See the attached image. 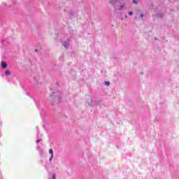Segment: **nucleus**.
<instances>
[{
	"instance_id": "nucleus-1",
	"label": "nucleus",
	"mask_w": 179,
	"mask_h": 179,
	"mask_svg": "<svg viewBox=\"0 0 179 179\" xmlns=\"http://www.w3.org/2000/svg\"><path fill=\"white\" fill-rule=\"evenodd\" d=\"M115 8L122 9V8H124V0H116L115 2Z\"/></svg>"
},
{
	"instance_id": "nucleus-2",
	"label": "nucleus",
	"mask_w": 179,
	"mask_h": 179,
	"mask_svg": "<svg viewBox=\"0 0 179 179\" xmlns=\"http://www.w3.org/2000/svg\"><path fill=\"white\" fill-rule=\"evenodd\" d=\"M49 153H50V155H51V156L49 159L50 162H51V160H52V158L54 157V151H52V149L49 150Z\"/></svg>"
},
{
	"instance_id": "nucleus-3",
	"label": "nucleus",
	"mask_w": 179,
	"mask_h": 179,
	"mask_svg": "<svg viewBox=\"0 0 179 179\" xmlns=\"http://www.w3.org/2000/svg\"><path fill=\"white\" fill-rule=\"evenodd\" d=\"M1 68L5 69L8 68V64L5 62L4 61L1 62Z\"/></svg>"
},
{
	"instance_id": "nucleus-4",
	"label": "nucleus",
	"mask_w": 179,
	"mask_h": 179,
	"mask_svg": "<svg viewBox=\"0 0 179 179\" xmlns=\"http://www.w3.org/2000/svg\"><path fill=\"white\" fill-rule=\"evenodd\" d=\"M5 75H6V76H8V75H10V71H8V70L6 71V72H5Z\"/></svg>"
},
{
	"instance_id": "nucleus-5",
	"label": "nucleus",
	"mask_w": 179,
	"mask_h": 179,
	"mask_svg": "<svg viewBox=\"0 0 179 179\" xmlns=\"http://www.w3.org/2000/svg\"><path fill=\"white\" fill-rule=\"evenodd\" d=\"M105 85H106V86H110V82L106 81Z\"/></svg>"
},
{
	"instance_id": "nucleus-6",
	"label": "nucleus",
	"mask_w": 179,
	"mask_h": 179,
	"mask_svg": "<svg viewBox=\"0 0 179 179\" xmlns=\"http://www.w3.org/2000/svg\"><path fill=\"white\" fill-rule=\"evenodd\" d=\"M133 3L136 5L138 3V0H133Z\"/></svg>"
},
{
	"instance_id": "nucleus-7",
	"label": "nucleus",
	"mask_w": 179,
	"mask_h": 179,
	"mask_svg": "<svg viewBox=\"0 0 179 179\" xmlns=\"http://www.w3.org/2000/svg\"><path fill=\"white\" fill-rule=\"evenodd\" d=\"M63 45L64 47H68V45H69V43H64Z\"/></svg>"
},
{
	"instance_id": "nucleus-8",
	"label": "nucleus",
	"mask_w": 179,
	"mask_h": 179,
	"mask_svg": "<svg viewBox=\"0 0 179 179\" xmlns=\"http://www.w3.org/2000/svg\"><path fill=\"white\" fill-rule=\"evenodd\" d=\"M52 179H57V176H55V173L52 174Z\"/></svg>"
},
{
	"instance_id": "nucleus-9",
	"label": "nucleus",
	"mask_w": 179,
	"mask_h": 179,
	"mask_svg": "<svg viewBox=\"0 0 179 179\" xmlns=\"http://www.w3.org/2000/svg\"><path fill=\"white\" fill-rule=\"evenodd\" d=\"M40 142H41V139H39V140L36 141V143H40Z\"/></svg>"
},
{
	"instance_id": "nucleus-10",
	"label": "nucleus",
	"mask_w": 179,
	"mask_h": 179,
	"mask_svg": "<svg viewBox=\"0 0 179 179\" xmlns=\"http://www.w3.org/2000/svg\"><path fill=\"white\" fill-rule=\"evenodd\" d=\"M133 14H134V13H133L132 12H129V16H132Z\"/></svg>"
},
{
	"instance_id": "nucleus-11",
	"label": "nucleus",
	"mask_w": 179,
	"mask_h": 179,
	"mask_svg": "<svg viewBox=\"0 0 179 179\" xmlns=\"http://www.w3.org/2000/svg\"><path fill=\"white\" fill-rule=\"evenodd\" d=\"M141 17L143 18V14H141Z\"/></svg>"
},
{
	"instance_id": "nucleus-12",
	"label": "nucleus",
	"mask_w": 179,
	"mask_h": 179,
	"mask_svg": "<svg viewBox=\"0 0 179 179\" xmlns=\"http://www.w3.org/2000/svg\"><path fill=\"white\" fill-rule=\"evenodd\" d=\"M35 51H36V52H37V51H38V50H36Z\"/></svg>"
}]
</instances>
